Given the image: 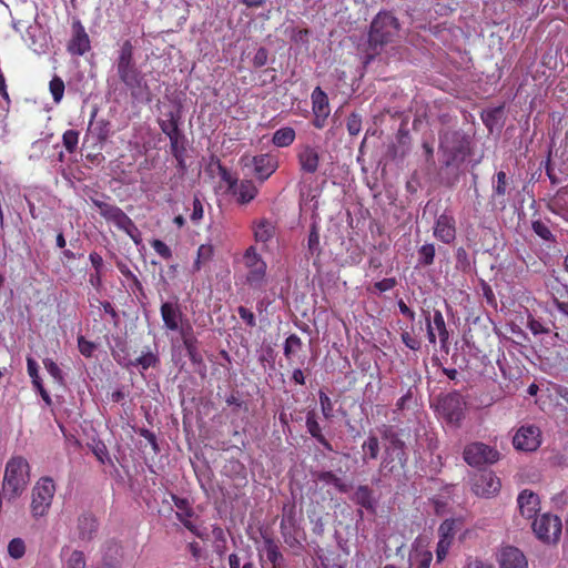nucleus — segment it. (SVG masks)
Masks as SVG:
<instances>
[{
    "label": "nucleus",
    "mask_w": 568,
    "mask_h": 568,
    "mask_svg": "<svg viewBox=\"0 0 568 568\" xmlns=\"http://www.w3.org/2000/svg\"><path fill=\"white\" fill-rule=\"evenodd\" d=\"M161 316L164 326L170 331H178L182 321V313L176 304L165 302L161 305Z\"/></svg>",
    "instance_id": "21"
},
{
    "label": "nucleus",
    "mask_w": 568,
    "mask_h": 568,
    "mask_svg": "<svg viewBox=\"0 0 568 568\" xmlns=\"http://www.w3.org/2000/svg\"><path fill=\"white\" fill-rule=\"evenodd\" d=\"M234 193L241 203H248L256 196L257 189L252 181L244 180L239 184Z\"/></svg>",
    "instance_id": "27"
},
{
    "label": "nucleus",
    "mask_w": 568,
    "mask_h": 568,
    "mask_svg": "<svg viewBox=\"0 0 568 568\" xmlns=\"http://www.w3.org/2000/svg\"><path fill=\"white\" fill-rule=\"evenodd\" d=\"M432 324L434 329L438 332L442 347H446V344L448 343L449 338V333L447 331L446 323L440 311L436 310L434 312Z\"/></svg>",
    "instance_id": "30"
},
{
    "label": "nucleus",
    "mask_w": 568,
    "mask_h": 568,
    "mask_svg": "<svg viewBox=\"0 0 568 568\" xmlns=\"http://www.w3.org/2000/svg\"><path fill=\"white\" fill-rule=\"evenodd\" d=\"M297 160L301 170L305 173L313 174L318 169L320 154L314 148L310 145H305L298 151Z\"/></svg>",
    "instance_id": "20"
},
{
    "label": "nucleus",
    "mask_w": 568,
    "mask_h": 568,
    "mask_svg": "<svg viewBox=\"0 0 568 568\" xmlns=\"http://www.w3.org/2000/svg\"><path fill=\"white\" fill-rule=\"evenodd\" d=\"M439 539H446L449 541L454 540L455 537V520L446 519L444 520L438 528Z\"/></svg>",
    "instance_id": "39"
},
{
    "label": "nucleus",
    "mask_w": 568,
    "mask_h": 568,
    "mask_svg": "<svg viewBox=\"0 0 568 568\" xmlns=\"http://www.w3.org/2000/svg\"><path fill=\"white\" fill-rule=\"evenodd\" d=\"M399 24L397 19L388 13H378L371 23L368 42L373 50L377 51L385 44L390 43L398 34Z\"/></svg>",
    "instance_id": "3"
},
{
    "label": "nucleus",
    "mask_w": 568,
    "mask_h": 568,
    "mask_svg": "<svg viewBox=\"0 0 568 568\" xmlns=\"http://www.w3.org/2000/svg\"><path fill=\"white\" fill-rule=\"evenodd\" d=\"M243 263L246 268L245 284L253 291H263L267 284V265L254 246L246 248Z\"/></svg>",
    "instance_id": "4"
},
{
    "label": "nucleus",
    "mask_w": 568,
    "mask_h": 568,
    "mask_svg": "<svg viewBox=\"0 0 568 568\" xmlns=\"http://www.w3.org/2000/svg\"><path fill=\"white\" fill-rule=\"evenodd\" d=\"M152 247L154 248V251L160 255L162 256L163 258L165 260H169L171 258L172 256V251L171 248L161 240H153L152 243H151Z\"/></svg>",
    "instance_id": "51"
},
{
    "label": "nucleus",
    "mask_w": 568,
    "mask_h": 568,
    "mask_svg": "<svg viewBox=\"0 0 568 568\" xmlns=\"http://www.w3.org/2000/svg\"><path fill=\"white\" fill-rule=\"evenodd\" d=\"M90 262L92 266L95 268L97 273L99 274L101 271V267L103 266V258L100 254L93 252L89 256Z\"/></svg>",
    "instance_id": "62"
},
{
    "label": "nucleus",
    "mask_w": 568,
    "mask_h": 568,
    "mask_svg": "<svg viewBox=\"0 0 568 568\" xmlns=\"http://www.w3.org/2000/svg\"><path fill=\"white\" fill-rule=\"evenodd\" d=\"M50 92L52 94L53 101L59 103L64 93V82L61 78L54 77L49 84Z\"/></svg>",
    "instance_id": "38"
},
{
    "label": "nucleus",
    "mask_w": 568,
    "mask_h": 568,
    "mask_svg": "<svg viewBox=\"0 0 568 568\" xmlns=\"http://www.w3.org/2000/svg\"><path fill=\"white\" fill-rule=\"evenodd\" d=\"M320 403L322 413L325 418H332L333 417V404L331 398L323 392L320 393Z\"/></svg>",
    "instance_id": "49"
},
{
    "label": "nucleus",
    "mask_w": 568,
    "mask_h": 568,
    "mask_svg": "<svg viewBox=\"0 0 568 568\" xmlns=\"http://www.w3.org/2000/svg\"><path fill=\"white\" fill-rule=\"evenodd\" d=\"M54 493L55 485L52 478L43 477L38 480V516H43L48 513Z\"/></svg>",
    "instance_id": "15"
},
{
    "label": "nucleus",
    "mask_w": 568,
    "mask_h": 568,
    "mask_svg": "<svg viewBox=\"0 0 568 568\" xmlns=\"http://www.w3.org/2000/svg\"><path fill=\"white\" fill-rule=\"evenodd\" d=\"M91 49L90 38L80 20H73L68 51L73 55H83Z\"/></svg>",
    "instance_id": "12"
},
{
    "label": "nucleus",
    "mask_w": 568,
    "mask_h": 568,
    "mask_svg": "<svg viewBox=\"0 0 568 568\" xmlns=\"http://www.w3.org/2000/svg\"><path fill=\"white\" fill-rule=\"evenodd\" d=\"M93 453L101 463H104L105 459H108L106 447L103 444H98L94 447Z\"/></svg>",
    "instance_id": "63"
},
{
    "label": "nucleus",
    "mask_w": 568,
    "mask_h": 568,
    "mask_svg": "<svg viewBox=\"0 0 568 568\" xmlns=\"http://www.w3.org/2000/svg\"><path fill=\"white\" fill-rule=\"evenodd\" d=\"M519 513L523 517L531 519L539 510L538 496L528 489L523 490L517 497Z\"/></svg>",
    "instance_id": "17"
},
{
    "label": "nucleus",
    "mask_w": 568,
    "mask_h": 568,
    "mask_svg": "<svg viewBox=\"0 0 568 568\" xmlns=\"http://www.w3.org/2000/svg\"><path fill=\"white\" fill-rule=\"evenodd\" d=\"M317 479L327 485H333L339 493L348 491V486L333 471H321L317 474Z\"/></svg>",
    "instance_id": "31"
},
{
    "label": "nucleus",
    "mask_w": 568,
    "mask_h": 568,
    "mask_svg": "<svg viewBox=\"0 0 568 568\" xmlns=\"http://www.w3.org/2000/svg\"><path fill=\"white\" fill-rule=\"evenodd\" d=\"M295 140V131L292 128H282L274 132L273 144L278 148H285L291 145Z\"/></svg>",
    "instance_id": "29"
},
{
    "label": "nucleus",
    "mask_w": 568,
    "mask_h": 568,
    "mask_svg": "<svg viewBox=\"0 0 568 568\" xmlns=\"http://www.w3.org/2000/svg\"><path fill=\"white\" fill-rule=\"evenodd\" d=\"M43 365L54 382L59 385H63L64 378L61 368L49 358L43 359Z\"/></svg>",
    "instance_id": "41"
},
{
    "label": "nucleus",
    "mask_w": 568,
    "mask_h": 568,
    "mask_svg": "<svg viewBox=\"0 0 568 568\" xmlns=\"http://www.w3.org/2000/svg\"><path fill=\"white\" fill-rule=\"evenodd\" d=\"M500 568H528L525 555L515 547H506L500 554Z\"/></svg>",
    "instance_id": "19"
},
{
    "label": "nucleus",
    "mask_w": 568,
    "mask_h": 568,
    "mask_svg": "<svg viewBox=\"0 0 568 568\" xmlns=\"http://www.w3.org/2000/svg\"><path fill=\"white\" fill-rule=\"evenodd\" d=\"M313 113L329 114L328 98L320 87L312 92Z\"/></svg>",
    "instance_id": "28"
},
{
    "label": "nucleus",
    "mask_w": 568,
    "mask_h": 568,
    "mask_svg": "<svg viewBox=\"0 0 568 568\" xmlns=\"http://www.w3.org/2000/svg\"><path fill=\"white\" fill-rule=\"evenodd\" d=\"M307 246H308V251L312 255L320 254V252H321L320 233H318V229L315 225H313L310 231Z\"/></svg>",
    "instance_id": "43"
},
{
    "label": "nucleus",
    "mask_w": 568,
    "mask_h": 568,
    "mask_svg": "<svg viewBox=\"0 0 568 568\" xmlns=\"http://www.w3.org/2000/svg\"><path fill=\"white\" fill-rule=\"evenodd\" d=\"M500 489L499 478L491 471H484L473 478L471 490L479 497L490 498Z\"/></svg>",
    "instance_id": "11"
},
{
    "label": "nucleus",
    "mask_w": 568,
    "mask_h": 568,
    "mask_svg": "<svg viewBox=\"0 0 568 568\" xmlns=\"http://www.w3.org/2000/svg\"><path fill=\"white\" fill-rule=\"evenodd\" d=\"M440 150L446 166L457 165L468 155L469 142L460 132L447 131L440 136Z\"/></svg>",
    "instance_id": "5"
},
{
    "label": "nucleus",
    "mask_w": 568,
    "mask_h": 568,
    "mask_svg": "<svg viewBox=\"0 0 568 568\" xmlns=\"http://www.w3.org/2000/svg\"><path fill=\"white\" fill-rule=\"evenodd\" d=\"M385 437L388 439V445L383 455L381 470L393 473L398 467L404 468L407 463L405 443L393 432H387Z\"/></svg>",
    "instance_id": "6"
},
{
    "label": "nucleus",
    "mask_w": 568,
    "mask_h": 568,
    "mask_svg": "<svg viewBox=\"0 0 568 568\" xmlns=\"http://www.w3.org/2000/svg\"><path fill=\"white\" fill-rule=\"evenodd\" d=\"M169 139H170V148H171V152H172L173 156L178 160L179 165L183 166L184 165L183 153L185 151V149L183 146L184 135L182 133H180V134L171 136Z\"/></svg>",
    "instance_id": "32"
},
{
    "label": "nucleus",
    "mask_w": 568,
    "mask_h": 568,
    "mask_svg": "<svg viewBox=\"0 0 568 568\" xmlns=\"http://www.w3.org/2000/svg\"><path fill=\"white\" fill-rule=\"evenodd\" d=\"M434 257H435V246L434 244H424L419 250H418V260H419V263L423 264V265H430L433 264L434 262Z\"/></svg>",
    "instance_id": "37"
},
{
    "label": "nucleus",
    "mask_w": 568,
    "mask_h": 568,
    "mask_svg": "<svg viewBox=\"0 0 568 568\" xmlns=\"http://www.w3.org/2000/svg\"><path fill=\"white\" fill-rule=\"evenodd\" d=\"M196 343H197V339L190 341V344H189V342L183 343L190 359L194 363L201 361V356L197 352Z\"/></svg>",
    "instance_id": "54"
},
{
    "label": "nucleus",
    "mask_w": 568,
    "mask_h": 568,
    "mask_svg": "<svg viewBox=\"0 0 568 568\" xmlns=\"http://www.w3.org/2000/svg\"><path fill=\"white\" fill-rule=\"evenodd\" d=\"M306 427L308 433L312 437H314L316 440L323 436L322 429L320 427V424L317 423L315 418L314 412H308L306 415Z\"/></svg>",
    "instance_id": "42"
},
{
    "label": "nucleus",
    "mask_w": 568,
    "mask_h": 568,
    "mask_svg": "<svg viewBox=\"0 0 568 568\" xmlns=\"http://www.w3.org/2000/svg\"><path fill=\"white\" fill-rule=\"evenodd\" d=\"M253 232L256 242L266 243L274 236L275 226L271 221L261 219L254 222Z\"/></svg>",
    "instance_id": "24"
},
{
    "label": "nucleus",
    "mask_w": 568,
    "mask_h": 568,
    "mask_svg": "<svg viewBox=\"0 0 568 568\" xmlns=\"http://www.w3.org/2000/svg\"><path fill=\"white\" fill-rule=\"evenodd\" d=\"M98 530V521L91 514H82L78 519L79 538L83 541L91 540Z\"/></svg>",
    "instance_id": "23"
},
{
    "label": "nucleus",
    "mask_w": 568,
    "mask_h": 568,
    "mask_svg": "<svg viewBox=\"0 0 568 568\" xmlns=\"http://www.w3.org/2000/svg\"><path fill=\"white\" fill-rule=\"evenodd\" d=\"M452 544H453V541H449L446 539L438 540L437 548H436V559L438 562H442L446 558Z\"/></svg>",
    "instance_id": "53"
},
{
    "label": "nucleus",
    "mask_w": 568,
    "mask_h": 568,
    "mask_svg": "<svg viewBox=\"0 0 568 568\" xmlns=\"http://www.w3.org/2000/svg\"><path fill=\"white\" fill-rule=\"evenodd\" d=\"M251 162L254 168V174L262 182L267 180L277 168L276 161L266 154L253 156Z\"/></svg>",
    "instance_id": "18"
},
{
    "label": "nucleus",
    "mask_w": 568,
    "mask_h": 568,
    "mask_svg": "<svg viewBox=\"0 0 568 568\" xmlns=\"http://www.w3.org/2000/svg\"><path fill=\"white\" fill-rule=\"evenodd\" d=\"M302 347V341L301 338L292 334L290 335L284 343V355L286 358H291L292 354L301 349Z\"/></svg>",
    "instance_id": "40"
},
{
    "label": "nucleus",
    "mask_w": 568,
    "mask_h": 568,
    "mask_svg": "<svg viewBox=\"0 0 568 568\" xmlns=\"http://www.w3.org/2000/svg\"><path fill=\"white\" fill-rule=\"evenodd\" d=\"M78 347L83 356L91 357L97 349V344L87 341L83 336H79Z\"/></svg>",
    "instance_id": "46"
},
{
    "label": "nucleus",
    "mask_w": 568,
    "mask_h": 568,
    "mask_svg": "<svg viewBox=\"0 0 568 568\" xmlns=\"http://www.w3.org/2000/svg\"><path fill=\"white\" fill-rule=\"evenodd\" d=\"M464 459L469 466L479 467L496 463L499 459V454L486 444L473 443L465 448Z\"/></svg>",
    "instance_id": "8"
},
{
    "label": "nucleus",
    "mask_w": 568,
    "mask_h": 568,
    "mask_svg": "<svg viewBox=\"0 0 568 568\" xmlns=\"http://www.w3.org/2000/svg\"><path fill=\"white\" fill-rule=\"evenodd\" d=\"M346 126L351 135H357L362 130V118L356 113H352L347 119Z\"/></svg>",
    "instance_id": "45"
},
{
    "label": "nucleus",
    "mask_w": 568,
    "mask_h": 568,
    "mask_svg": "<svg viewBox=\"0 0 568 568\" xmlns=\"http://www.w3.org/2000/svg\"><path fill=\"white\" fill-rule=\"evenodd\" d=\"M362 449L371 459H376L379 454V443L376 436H369L362 445ZM364 462H366V457H364Z\"/></svg>",
    "instance_id": "33"
},
{
    "label": "nucleus",
    "mask_w": 568,
    "mask_h": 568,
    "mask_svg": "<svg viewBox=\"0 0 568 568\" xmlns=\"http://www.w3.org/2000/svg\"><path fill=\"white\" fill-rule=\"evenodd\" d=\"M172 500L174 503V506L178 508L176 517L179 520H183L184 517H192L193 511L192 508L190 507L187 499L172 495Z\"/></svg>",
    "instance_id": "34"
},
{
    "label": "nucleus",
    "mask_w": 568,
    "mask_h": 568,
    "mask_svg": "<svg viewBox=\"0 0 568 568\" xmlns=\"http://www.w3.org/2000/svg\"><path fill=\"white\" fill-rule=\"evenodd\" d=\"M432 559H433L432 552L430 551H424L420 555V559L418 561L417 568H429Z\"/></svg>",
    "instance_id": "64"
},
{
    "label": "nucleus",
    "mask_w": 568,
    "mask_h": 568,
    "mask_svg": "<svg viewBox=\"0 0 568 568\" xmlns=\"http://www.w3.org/2000/svg\"><path fill=\"white\" fill-rule=\"evenodd\" d=\"M262 538L263 542L257 548L261 559L266 558L272 568H285V559L280 550L278 542L266 534H262Z\"/></svg>",
    "instance_id": "13"
},
{
    "label": "nucleus",
    "mask_w": 568,
    "mask_h": 568,
    "mask_svg": "<svg viewBox=\"0 0 568 568\" xmlns=\"http://www.w3.org/2000/svg\"><path fill=\"white\" fill-rule=\"evenodd\" d=\"M178 331L181 335L183 343H187V342L190 343V341L196 339L194 332H193V327L189 322H182L179 325Z\"/></svg>",
    "instance_id": "48"
},
{
    "label": "nucleus",
    "mask_w": 568,
    "mask_h": 568,
    "mask_svg": "<svg viewBox=\"0 0 568 568\" xmlns=\"http://www.w3.org/2000/svg\"><path fill=\"white\" fill-rule=\"evenodd\" d=\"M353 501L362 507L374 510L373 490L367 485H359L352 497Z\"/></svg>",
    "instance_id": "26"
},
{
    "label": "nucleus",
    "mask_w": 568,
    "mask_h": 568,
    "mask_svg": "<svg viewBox=\"0 0 568 568\" xmlns=\"http://www.w3.org/2000/svg\"><path fill=\"white\" fill-rule=\"evenodd\" d=\"M134 47L130 40H125L119 50L115 61L116 74L120 81L136 100H150L151 91L143 73L136 65Z\"/></svg>",
    "instance_id": "1"
},
{
    "label": "nucleus",
    "mask_w": 568,
    "mask_h": 568,
    "mask_svg": "<svg viewBox=\"0 0 568 568\" xmlns=\"http://www.w3.org/2000/svg\"><path fill=\"white\" fill-rule=\"evenodd\" d=\"M62 140L65 149L72 153L77 149L79 142V133L75 130H68L63 133Z\"/></svg>",
    "instance_id": "44"
},
{
    "label": "nucleus",
    "mask_w": 568,
    "mask_h": 568,
    "mask_svg": "<svg viewBox=\"0 0 568 568\" xmlns=\"http://www.w3.org/2000/svg\"><path fill=\"white\" fill-rule=\"evenodd\" d=\"M62 568H85L87 560L82 551L63 547L60 552Z\"/></svg>",
    "instance_id": "22"
},
{
    "label": "nucleus",
    "mask_w": 568,
    "mask_h": 568,
    "mask_svg": "<svg viewBox=\"0 0 568 568\" xmlns=\"http://www.w3.org/2000/svg\"><path fill=\"white\" fill-rule=\"evenodd\" d=\"M497 181L494 184V194L495 196L504 197L506 194L507 182H506V173L500 171L496 175Z\"/></svg>",
    "instance_id": "47"
},
{
    "label": "nucleus",
    "mask_w": 568,
    "mask_h": 568,
    "mask_svg": "<svg viewBox=\"0 0 568 568\" xmlns=\"http://www.w3.org/2000/svg\"><path fill=\"white\" fill-rule=\"evenodd\" d=\"M440 409L445 418L457 424L463 418L464 402L459 394H450L443 398Z\"/></svg>",
    "instance_id": "16"
},
{
    "label": "nucleus",
    "mask_w": 568,
    "mask_h": 568,
    "mask_svg": "<svg viewBox=\"0 0 568 568\" xmlns=\"http://www.w3.org/2000/svg\"><path fill=\"white\" fill-rule=\"evenodd\" d=\"M455 219L448 214L437 217L434 226V236L445 244H450L456 239Z\"/></svg>",
    "instance_id": "14"
},
{
    "label": "nucleus",
    "mask_w": 568,
    "mask_h": 568,
    "mask_svg": "<svg viewBox=\"0 0 568 568\" xmlns=\"http://www.w3.org/2000/svg\"><path fill=\"white\" fill-rule=\"evenodd\" d=\"M531 527L536 537L546 544H556L562 530L561 519L551 514L536 517Z\"/></svg>",
    "instance_id": "7"
},
{
    "label": "nucleus",
    "mask_w": 568,
    "mask_h": 568,
    "mask_svg": "<svg viewBox=\"0 0 568 568\" xmlns=\"http://www.w3.org/2000/svg\"><path fill=\"white\" fill-rule=\"evenodd\" d=\"M266 61H267V51L264 48H260L253 58L254 65L263 67L266 63Z\"/></svg>",
    "instance_id": "59"
},
{
    "label": "nucleus",
    "mask_w": 568,
    "mask_h": 568,
    "mask_svg": "<svg viewBox=\"0 0 568 568\" xmlns=\"http://www.w3.org/2000/svg\"><path fill=\"white\" fill-rule=\"evenodd\" d=\"M516 449L534 452L541 444V432L534 425L521 426L513 439Z\"/></svg>",
    "instance_id": "10"
},
{
    "label": "nucleus",
    "mask_w": 568,
    "mask_h": 568,
    "mask_svg": "<svg viewBox=\"0 0 568 568\" xmlns=\"http://www.w3.org/2000/svg\"><path fill=\"white\" fill-rule=\"evenodd\" d=\"M214 253V248L211 244H202L197 250V258L194 263V268L199 271L201 265L209 262Z\"/></svg>",
    "instance_id": "35"
},
{
    "label": "nucleus",
    "mask_w": 568,
    "mask_h": 568,
    "mask_svg": "<svg viewBox=\"0 0 568 568\" xmlns=\"http://www.w3.org/2000/svg\"><path fill=\"white\" fill-rule=\"evenodd\" d=\"M29 464L22 457H12L6 465L2 490L8 499L21 495L29 479Z\"/></svg>",
    "instance_id": "2"
},
{
    "label": "nucleus",
    "mask_w": 568,
    "mask_h": 568,
    "mask_svg": "<svg viewBox=\"0 0 568 568\" xmlns=\"http://www.w3.org/2000/svg\"><path fill=\"white\" fill-rule=\"evenodd\" d=\"M240 317L251 327L256 325L255 315L246 307L240 306L237 308Z\"/></svg>",
    "instance_id": "55"
},
{
    "label": "nucleus",
    "mask_w": 568,
    "mask_h": 568,
    "mask_svg": "<svg viewBox=\"0 0 568 568\" xmlns=\"http://www.w3.org/2000/svg\"><path fill=\"white\" fill-rule=\"evenodd\" d=\"M202 217H203V205L199 199H194L193 211H192L190 219L193 222L197 223L199 221L202 220Z\"/></svg>",
    "instance_id": "57"
},
{
    "label": "nucleus",
    "mask_w": 568,
    "mask_h": 568,
    "mask_svg": "<svg viewBox=\"0 0 568 568\" xmlns=\"http://www.w3.org/2000/svg\"><path fill=\"white\" fill-rule=\"evenodd\" d=\"M396 285V280L393 277L384 278L375 283V288L379 292H386L392 290Z\"/></svg>",
    "instance_id": "58"
},
{
    "label": "nucleus",
    "mask_w": 568,
    "mask_h": 568,
    "mask_svg": "<svg viewBox=\"0 0 568 568\" xmlns=\"http://www.w3.org/2000/svg\"><path fill=\"white\" fill-rule=\"evenodd\" d=\"M465 568H495L493 566V564L488 562V561H485V560H481V559H474V560H469Z\"/></svg>",
    "instance_id": "61"
},
{
    "label": "nucleus",
    "mask_w": 568,
    "mask_h": 568,
    "mask_svg": "<svg viewBox=\"0 0 568 568\" xmlns=\"http://www.w3.org/2000/svg\"><path fill=\"white\" fill-rule=\"evenodd\" d=\"M8 554L13 559H20L26 554V545L21 538H13L8 545Z\"/></svg>",
    "instance_id": "36"
},
{
    "label": "nucleus",
    "mask_w": 568,
    "mask_h": 568,
    "mask_svg": "<svg viewBox=\"0 0 568 568\" xmlns=\"http://www.w3.org/2000/svg\"><path fill=\"white\" fill-rule=\"evenodd\" d=\"M532 230L542 240L548 241L552 237V234H551L549 227L541 221H534Z\"/></svg>",
    "instance_id": "50"
},
{
    "label": "nucleus",
    "mask_w": 568,
    "mask_h": 568,
    "mask_svg": "<svg viewBox=\"0 0 568 568\" xmlns=\"http://www.w3.org/2000/svg\"><path fill=\"white\" fill-rule=\"evenodd\" d=\"M164 119L159 120V125L162 132L168 135V138L178 135L182 133L179 129L180 114L179 112L170 111L164 114Z\"/></svg>",
    "instance_id": "25"
},
{
    "label": "nucleus",
    "mask_w": 568,
    "mask_h": 568,
    "mask_svg": "<svg viewBox=\"0 0 568 568\" xmlns=\"http://www.w3.org/2000/svg\"><path fill=\"white\" fill-rule=\"evenodd\" d=\"M528 327L532 332L534 335H538V334H542V333L547 332V329L544 327V325L535 318L529 320Z\"/></svg>",
    "instance_id": "60"
},
{
    "label": "nucleus",
    "mask_w": 568,
    "mask_h": 568,
    "mask_svg": "<svg viewBox=\"0 0 568 568\" xmlns=\"http://www.w3.org/2000/svg\"><path fill=\"white\" fill-rule=\"evenodd\" d=\"M402 341L413 351H418L420 348V342L408 332L402 333Z\"/></svg>",
    "instance_id": "56"
},
{
    "label": "nucleus",
    "mask_w": 568,
    "mask_h": 568,
    "mask_svg": "<svg viewBox=\"0 0 568 568\" xmlns=\"http://www.w3.org/2000/svg\"><path fill=\"white\" fill-rule=\"evenodd\" d=\"M92 203L99 210L101 216L113 223L118 229L133 230L132 220L119 206L95 199L92 200Z\"/></svg>",
    "instance_id": "9"
},
{
    "label": "nucleus",
    "mask_w": 568,
    "mask_h": 568,
    "mask_svg": "<svg viewBox=\"0 0 568 568\" xmlns=\"http://www.w3.org/2000/svg\"><path fill=\"white\" fill-rule=\"evenodd\" d=\"M156 363H158V357L151 352L143 354L136 358V365L141 366L143 369L153 367V366H155Z\"/></svg>",
    "instance_id": "52"
}]
</instances>
